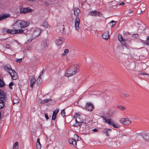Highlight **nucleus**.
I'll return each instance as SVG.
<instances>
[{"instance_id": "f257e3e1", "label": "nucleus", "mask_w": 149, "mask_h": 149, "mask_svg": "<svg viewBox=\"0 0 149 149\" xmlns=\"http://www.w3.org/2000/svg\"><path fill=\"white\" fill-rule=\"evenodd\" d=\"M79 66L77 64L71 65L66 71L65 76L67 77L72 76L79 71Z\"/></svg>"}, {"instance_id": "f03ea898", "label": "nucleus", "mask_w": 149, "mask_h": 149, "mask_svg": "<svg viewBox=\"0 0 149 149\" xmlns=\"http://www.w3.org/2000/svg\"><path fill=\"white\" fill-rule=\"evenodd\" d=\"M29 24L28 22L20 20H17L13 24L15 29L23 28L27 27Z\"/></svg>"}, {"instance_id": "7ed1b4c3", "label": "nucleus", "mask_w": 149, "mask_h": 149, "mask_svg": "<svg viewBox=\"0 0 149 149\" xmlns=\"http://www.w3.org/2000/svg\"><path fill=\"white\" fill-rule=\"evenodd\" d=\"M83 116H84L83 115L80 114L79 113H76L74 117L75 118L76 123L75 124H74V125L75 126H79L80 127L81 125V124L79 123L83 122Z\"/></svg>"}, {"instance_id": "20e7f679", "label": "nucleus", "mask_w": 149, "mask_h": 149, "mask_svg": "<svg viewBox=\"0 0 149 149\" xmlns=\"http://www.w3.org/2000/svg\"><path fill=\"white\" fill-rule=\"evenodd\" d=\"M106 123H107L110 125H112L114 127L118 128L120 127V125L112 119L109 118L107 119L103 117Z\"/></svg>"}, {"instance_id": "39448f33", "label": "nucleus", "mask_w": 149, "mask_h": 149, "mask_svg": "<svg viewBox=\"0 0 149 149\" xmlns=\"http://www.w3.org/2000/svg\"><path fill=\"white\" fill-rule=\"evenodd\" d=\"M120 122L125 126H128L131 123V121L127 118H122L120 120Z\"/></svg>"}, {"instance_id": "423d86ee", "label": "nucleus", "mask_w": 149, "mask_h": 149, "mask_svg": "<svg viewBox=\"0 0 149 149\" xmlns=\"http://www.w3.org/2000/svg\"><path fill=\"white\" fill-rule=\"evenodd\" d=\"M8 72L10 75L12 79L14 80H15L18 79V76L17 73L13 69L8 71Z\"/></svg>"}, {"instance_id": "0eeeda50", "label": "nucleus", "mask_w": 149, "mask_h": 149, "mask_svg": "<svg viewBox=\"0 0 149 149\" xmlns=\"http://www.w3.org/2000/svg\"><path fill=\"white\" fill-rule=\"evenodd\" d=\"M33 10L32 9L30 8L29 7L22 8L20 10V13L26 14L29 13H31L33 11Z\"/></svg>"}, {"instance_id": "6e6552de", "label": "nucleus", "mask_w": 149, "mask_h": 149, "mask_svg": "<svg viewBox=\"0 0 149 149\" xmlns=\"http://www.w3.org/2000/svg\"><path fill=\"white\" fill-rule=\"evenodd\" d=\"M89 14L91 16L100 17L102 15V13L100 12L96 11H92L89 12Z\"/></svg>"}, {"instance_id": "1a4fd4ad", "label": "nucleus", "mask_w": 149, "mask_h": 149, "mask_svg": "<svg viewBox=\"0 0 149 149\" xmlns=\"http://www.w3.org/2000/svg\"><path fill=\"white\" fill-rule=\"evenodd\" d=\"M93 108L94 106L90 102L86 103L85 107L86 109L88 111H91L93 110Z\"/></svg>"}, {"instance_id": "9d476101", "label": "nucleus", "mask_w": 149, "mask_h": 149, "mask_svg": "<svg viewBox=\"0 0 149 149\" xmlns=\"http://www.w3.org/2000/svg\"><path fill=\"white\" fill-rule=\"evenodd\" d=\"M80 23V19L79 18L77 17L74 21V27L75 29L78 31L79 29V24Z\"/></svg>"}, {"instance_id": "9b49d317", "label": "nucleus", "mask_w": 149, "mask_h": 149, "mask_svg": "<svg viewBox=\"0 0 149 149\" xmlns=\"http://www.w3.org/2000/svg\"><path fill=\"white\" fill-rule=\"evenodd\" d=\"M41 32V29L39 28H35L33 31V36L36 37L39 36Z\"/></svg>"}, {"instance_id": "f8f14e48", "label": "nucleus", "mask_w": 149, "mask_h": 149, "mask_svg": "<svg viewBox=\"0 0 149 149\" xmlns=\"http://www.w3.org/2000/svg\"><path fill=\"white\" fill-rule=\"evenodd\" d=\"M64 39L61 37L58 38L56 41V43L58 45H59L62 44L64 41Z\"/></svg>"}, {"instance_id": "ddd939ff", "label": "nucleus", "mask_w": 149, "mask_h": 149, "mask_svg": "<svg viewBox=\"0 0 149 149\" xmlns=\"http://www.w3.org/2000/svg\"><path fill=\"white\" fill-rule=\"evenodd\" d=\"M118 40L123 45L125 44L126 40L125 39H123L122 38V36L121 34H119L118 36Z\"/></svg>"}, {"instance_id": "4468645a", "label": "nucleus", "mask_w": 149, "mask_h": 149, "mask_svg": "<svg viewBox=\"0 0 149 149\" xmlns=\"http://www.w3.org/2000/svg\"><path fill=\"white\" fill-rule=\"evenodd\" d=\"M59 110L57 109H55L54 111L52 117V119L53 120H55L56 118V115L58 113Z\"/></svg>"}, {"instance_id": "2eb2a0df", "label": "nucleus", "mask_w": 149, "mask_h": 149, "mask_svg": "<svg viewBox=\"0 0 149 149\" xmlns=\"http://www.w3.org/2000/svg\"><path fill=\"white\" fill-rule=\"evenodd\" d=\"M68 141L70 143L72 144L75 147H77V143L76 140L74 139H69Z\"/></svg>"}, {"instance_id": "dca6fc26", "label": "nucleus", "mask_w": 149, "mask_h": 149, "mask_svg": "<svg viewBox=\"0 0 149 149\" xmlns=\"http://www.w3.org/2000/svg\"><path fill=\"white\" fill-rule=\"evenodd\" d=\"M36 81V79L35 78V77L34 76H32L31 77V79H30V87L32 88L33 87V85Z\"/></svg>"}, {"instance_id": "f3484780", "label": "nucleus", "mask_w": 149, "mask_h": 149, "mask_svg": "<svg viewBox=\"0 0 149 149\" xmlns=\"http://www.w3.org/2000/svg\"><path fill=\"white\" fill-rule=\"evenodd\" d=\"M142 137L145 141L149 142V133L143 134Z\"/></svg>"}, {"instance_id": "a211bd4d", "label": "nucleus", "mask_w": 149, "mask_h": 149, "mask_svg": "<svg viewBox=\"0 0 149 149\" xmlns=\"http://www.w3.org/2000/svg\"><path fill=\"white\" fill-rule=\"evenodd\" d=\"M10 16V15L8 14H6L3 15L0 17V21L2 20L9 17Z\"/></svg>"}, {"instance_id": "6ab92c4d", "label": "nucleus", "mask_w": 149, "mask_h": 149, "mask_svg": "<svg viewBox=\"0 0 149 149\" xmlns=\"http://www.w3.org/2000/svg\"><path fill=\"white\" fill-rule=\"evenodd\" d=\"M102 36L103 39H107L109 37V34L108 31H107L103 33Z\"/></svg>"}, {"instance_id": "aec40b11", "label": "nucleus", "mask_w": 149, "mask_h": 149, "mask_svg": "<svg viewBox=\"0 0 149 149\" xmlns=\"http://www.w3.org/2000/svg\"><path fill=\"white\" fill-rule=\"evenodd\" d=\"M74 14L76 16L78 15L79 13L80 12V10L78 8H75L74 9Z\"/></svg>"}, {"instance_id": "412c9836", "label": "nucleus", "mask_w": 149, "mask_h": 149, "mask_svg": "<svg viewBox=\"0 0 149 149\" xmlns=\"http://www.w3.org/2000/svg\"><path fill=\"white\" fill-rule=\"evenodd\" d=\"M41 147V145L40 142V139L38 138L36 143V149H40Z\"/></svg>"}, {"instance_id": "4be33fe9", "label": "nucleus", "mask_w": 149, "mask_h": 149, "mask_svg": "<svg viewBox=\"0 0 149 149\" xmlns=\"http://www.w3.org/2000/svg\"><path fill=\"white\" fill-rule=\"evenodd\" d=\"M5 93L2 91H0V99H3L6 100Z\"/></svg>"}, {"instance_id": "5701e85b", "label": "nucleus", "mask_w": 149, "mask_h": 149, "mask_svg": "<svg viewBox=\"0 0 149 149\" xmlns=\"http://www.w3.org/2000/svg\"><path fill=\"white\" fill-rule=\"evenodd\" d=\"M15 31V29H10L7 30L6 32L8 33L13 34H16Z\"/></svg>"}, {"instance_id": "b1692460", "label": "nucleus", "mask_w": 149, "mask_h": 149, "mask_svg": "<svg viewBox=\"0 0 149 149\" xmlns=\"http://www.w3.org/2000/svg\"><path fill=\"white\" fill-rule=\"evenodd\" d=\"M4 69L6 70L7 72H8V71L9 70L12 69L11 67L9 65H5L4 66Z\"/></svg>"}, {"instance_id": "393cba45", "label": "nucleus", "mask_w": 149, "mask_h": 149, "mask_svg": "<svg viewBox=\"0 0 149 149\" xmlns=\"http://www.w3.org/2000/svg\"><path fill=\"white\" fill-rule=\"evenodd\" d=\"M18 143L17 142H15L13 145V149H18Z\"/></svg>"}, {"instance_id": "a878e982", "label": "nucleus", "mask_w": 149, "mask_h": 149, "mask_svg": "<svg viewBox=\"0 0 149 149\" xmlns=\"http://www.w3.org/2000/svg\"><path fill=\"white\" fill-rule=\"evenodd\" d=\"M52 100L51 99H46L40 102V103L41 104L45 103L47 102H48L50 101H51Z\"/></svg>"}, {"instance_id": "bb28decb", "label": "nucleus", "mask_w": 149, "mask_h": 149, "mask_svg": "<svg viewBox=\"0 0 149 149\" xmlns=\"http://www.w3.org/2000/svg\"><path fill=\"white\" fill-rule=\"evenodd\" d=\"M42 26L47 28H49L50 27L48 23L46 22H45L43 24Z\"/></svg>"}, {"instance_id": "cd10ccee", "label": "nucleus", "mask_w": 149, "mask_h": 149, "mask_svg": "<svg viewBox=\"0 0 149 149\" xmlns=\"http://www.w3.org/2000/svg\"><path fill=\"white\" fill-rule=\"evenodd\" d=\"M41 75V74H40L37 79V83L38 84H40L42 82V80L40 77Z\"/></svg>"}, {"instance_id": "c85d7f7f", "label": "nucleus", "mask_w": 149, "mask_h": 149, "mask_svg": "<svg viewBox=\"0 0 149 149\" xmlns=\"http://www.w3.org/2000/svg\"><path fill=\"white\" fill-rule=\"evenodd\" d=\"M15 31L16 33H21L24 32V30L15 29Z\"/></svg>"}, {"instance_id": "c756f323", "label": "nucleus", "mask_w": 149, "mask_h": 149, "mask_svg": "<svg viewBox=\"0 0 149 149\" xmlns=\"http://www.w3.org/2000/svg\"><path fill=\"white\" fill-rule=\"evenodd\" d=\"M1 101H0V109L3 108L4 106V104L3 101L1 100Z\"/></svg>"}, {"instance_id": "7c9ffc66", "label": "nucleus", "mask_w": 149, "mask_h": 149, "mask_svg": "<svg viewBox=\"0 0 149 149\" xmlns=\"http://www.w3.org/2000/svg\"><path fill=\"white\" fill-rule=\"evenodd\" d=\"M5 83L1 79H0V87H3L4 86Z\"/></svg>"}, {"instance_id": "2f4dec72", "label": "nucleus", "mask_w": 149, "mask_h": 149, "mask_svg": "<svg viewBox=\"0 0 149 149\" xmlns=\"http://www.w3.org/2000/svg\"><path fill=\"white\" fill-rule=\"evenodd\" d=\"M69 51V50L68 49H65L64 51V53L63 54V55L65 56L67 54H68Z\"/></svg>"}, {"instance_id": "473e14b6", "label": "nucleus", "mask_w": 149, "mask_h": 149, "mask_svg": "<svg viewBox=\"0 0 149 149\" xmlns=\"http://www.w3.org/2000/svg\"><path fill=\"white\" fill-rule=\"evenodd\" d=\"M122 94L126 98H128L130 96L129 94L127 93H122Z\"/></svg>"}, {"instance_id": "72a5a7b5", "label": "nucleus", "mask_w": 149, "mask_h": 149, "mask_svg": "<svg viewBox=\"0 0 149 149\" xmlns=\"http://www.w3.org/2000/svg\"><path fill=\"white\" fill-rule=\"evenodd\" d=\"M119 108L122 111L124 110L125 109V108L124 107L121 106H120L119 107Z\"/></svg>"}, {"instance_id": "f704fd0d", "label": "nucleus", "mask_w": 149, "mask_h": 149, "mask_svg": "<svg viewBox=\"0 0 149 149\" xmlns=\"http://www.w3.org/2000/svg\"><path fill=\"white\" fill-rule=\"evenodd\" d=\"M13 104H14L15 103H19V101L18 100L16 99H15L13 100Z\"/></svg>"}, {"instance_id": "c9c22d12", "label": "nucleus", "mask_w": 149, "mask_h": 149, "mask_svg": "<svg viewBox=\"0 0 149 149\" xmlns=\"http://www.w3.org/2000/svg\"><path fill=\"white\" fill-rule=\"evenodd\" d=\"M65 111L64 109H63L61 112V114L64 117L65 116Z\"/></svg>"}, {"instance_id": "e433bc0d", "label": "nucleus", "mask_w": 149, "mask_h": 149, "mask_svg": "<svg viewBox=\"0 0 149 149\" xmlns=\"http://www.w3.org/2000/svg\"><path fill=\"white\" fill-rule=\"evenodd\" d=\"M132 36L133 37H134V38H137L138 37L139 35L138 34H134Z\"/></svg>"}, {"instance_id": "4c0bfd02", "label": "nucleus", "mask_w": 149, "mask_h": 149, "mask_svg": "<svg viewBox=\"0 0 149 149\" xmlns=\"http://www.w3.org/2000/svg\"><path fill=\"white\" fill-rule=\"evenodd\" d=\"M104 133L106 134L107 136H109V133H108V130H104Z\"/></svg>"}, {"instance_id": "58836bf2", "label": "nucleus", "mask_w": 149, "mask_h": 149, "mask_svg": "<svg viewBox=\"0 0 149 149\" xmlns=\"http://www.w3.org/2000/svg\"><path fill=\"white\" fill-rule=\"evenodd\" d=\"M45 117L46 118L47 120L49 119V118L47 113H45Z\"/></svg>"}, {"instance_id": "ea45409f", "label": "nucleus", "mask_w": 149, "mask_h": 149, "mask_svg": "<svg viewBox=\"0 0 149 149\" xmlns=\"http://www.w3.org/2000/svg\"><path fill=\"white\" fill-rule=\"evenodd\" d=\"M114 23V24L112 25V26H113V25H115V24H116V22L113 20H112L111 21V22H110V23Z\"/></svg>"}, {"instance_id": "a19ab883", "label": "nucleus", "mask_w": 149, "mask_h": 149, "mask_svg": "<svg viewBox=\"0 0 149 149\" xmlns=\"http://www.w3.org/2000/svg\"><path fill=\"white\" fill-rule=\"evenodd\" d=\"M22 60V58L18 59L17 60L16 62H18V63H20L21 62Z\"/></svg>"}, {"instance_id": "79ce46f5", "label": "nucleus", "mask_w": 149, "mask_h": 149, "mask_svg": "<svg viewBox=\"0 0 149 149\" xmlns=\"http://www.w3.org/2000/svg\"><path fill=\"white\" fill-rule=\"evenodd\" d=\"M74 136H76V137H77V141H80L81 139V138L79 137L77 135H74Z\"/></svg>"}, {"instance_id": "37998d69", "label": "nucleus", "mask_w": 149, "mask_h": 149, "mask_svg": "<svg viewBox=\"0 0 149 149\" xmlns=\"http://www.w3.org/2000/svg\"><path fill=\"white\" fill-rule=\"evenodd\" d=\"M6 48L9 49L10 48V46L9 44H7L6 45Z\"/></svg>"}, {"instance_id": "c03bdc74", "label": "nucleus", "mask_w": 149, "mask_h": 149, "mask_svg": "<svg viewBox=\"0 0 149 149\" xmlns=\"http://www.w3.org/2000/svg\"><path fill=\"white\" fill-rule=\"evenodd\" d=\"M86 0H81L82 4H84L86 1Z\"/></svg>"}, {"instance_id": "a18cd8bd", "label": "nucleus", "mask_w": 149, "mask_h": 149, "mask_svg": "<svg viewBox=\"0 0 149 149\" xmlns=\"http://www.w3.org/2000/svg\"><path fill=\"white\" fill-rule=\"evenodd\" d=\"M144 44L146 45H149V42L148 41L146 42L145 43H144Z\"/></svg>"}, {"instance_id": "49530a36", "label": "nucleus", "mask_w": 149, "mask_h": 149, "mask_svg": "<svg viewBox=\"0 0 149 149\" xmlns=\"http://www.w3.org/2000/svg\"><path fill=\"white\" fill-rule=\"evenodd\" d=\"M93 131L94 132H97L98 131V130L96 129H95L93 130Z\"/></svg>"}, {"instance_id": "de8ad7c7", "label": "nucleus", "mask_w": 149, "mask_h": 149, "mask_svg": "<svg viewBox=\"0 0 149 149\" xmlns=\"http://www.w3.org/2000/svg\"><path fill=\"white\" fill-rule=\"evenodd\" d=\"M13 83L11 82L10 83V84L9 85V86H13Z\"/></svg>"}, {"instance_id": "09e8293b", "label": "nucleus", "mask_w": 149, "mask_h": 149, "mask_svg": "<svg viewBox=\"0 0 149 149\" xmlns=\"http://www.w3.org/2000/svg\"><path fill=\"white\" fill-rule=\"evenodd\" d=\"M125 4V3L124 2H122L120 3L119 4V5H124Z\"/></svg>"}, {"instance_id": "8fccbe9b", "label": "nucleus", "mask_w": 149, "mask_h": 149, "mask_svg": "<svg viewBox=\"0 0 149 149\" xmlns=\"http://www.w3.org/2000/svg\"><path fill=\"white\" fill-rule=\"evenodd\" d=\"M147 41L149 42V36L147 37Z\"/></svg>"}, {"instance_id": "3c124183", "label": "nucleus", "mask_w": 149, "mask_h": 149, "mask_svg": "<svg viewBox=\"0 0 149 149\" xmlns=\"http://www.w3.org/2000/svg\"><path fill=\"white\" fill-rule=\"evenodd\" d=\"M141 75H143V74H145V75H147V74H146L144 73H141L140 74Z\"/></svg>"}, {"instance_id": "603ef678", "label": "nucleus", "mask_w": 149, "mask_h": 149, "mask_svg": "<svg viewBox=\"0 0 149 149\" xmlns=\"http://www.w3.org/2000/svg\"><path fill=\"white\" fill-rule=\"evenodd\" d=\"M9 87H10V88L11 89H13V88L12 87V86H9Z\"/></svg>"}, {"instance_id": "864d4df0", "label": "nucleus", "mask_w": 149, "mask_h": 149, "mask_svg": "<svg viewBox=\"0 0 149 149\" xmlns=\"http://www.w3.org/2000/svg\"><path fill=\"white\" fill-rule=\"evenodd\" d=\"M133 12V10H130V11L129 12V13H132V12Z\"/></svg>"}, {"instance_id": "5fc2aeb1", "label": "nucleus", "mask_w": 149, "mask_h": 149, "mask_svg": "<svg viewBox=\"0 0 149 149\" xmlns=\"http://www.w3.org/2000/svg\"><path fill=\"white\" fill-rule=\"evenodd\" d=\"M28 0L29 1H34V0Z\"/></svg>"}, {"instance_id": "6e6d98bb", "label": "nucleus", "mask_w": 149, "mask_h": 149, "mask_svg": "<svg viewBox=\"0 0 149 149\" xmlns=\"http://www.w3.org/2000/svg\"><path fill=\"white\" fill-rule=\"evenodd\" d=\"M43 73V71H41V74H41V75Z\"/></svg>"}, {"instance_id": "4d7b16f0", "label": "nucleus", "mask_w": 149, "mask_h": 149, "mask_svg": "<svg viewBox=\"0 0 149 149\" xmlns=\"http://www.w3.org/2000/svg\"><path fill=\"white\" fill-rule=\"evenodd\" d=\"M43 43H44V45H45V44H46V43L44 42Z\"/></svg>"}, {"instance_id": "13d9d810", "label": "nucleus", "mask_w": 149, "mask_h": 149, "mask_svg": "<svg viewBox=\"0 0 149 149\" xmlns=\"http://www.w3.org/2000/svg\"><path fill=\"white\" fill-rule=\"evenodd\" d=\"M63 29H65V28H63Z\"/></svg>"}, {"instance_id": "bf43d9fd", "label": "nucleus", "mask_w": 149, "mask_h": 149, "mask_svg": "<svg viewBox=\"0 0 149 149\" xmlns=\"http://www.w3.org/2000/svg\"><path fill=\"white\" fill-rule=\"evenodd\" d=\"M0 101H1V100H0Z\"/></svg>"}, {"instance_id": "052dcab7", "label": "nucleus", "mask_w": 149, "mask_h": 149, "mask_svg": "<svg viewBox=\"0 0 149 149\" xmlns=\"http://www.w3.org/2000/svg\"><path fill=\"white\" fill-rule=\"evenodd\" d=\"M109 130H111V129H109Z\"/></svg>"}]
</instances>
